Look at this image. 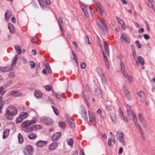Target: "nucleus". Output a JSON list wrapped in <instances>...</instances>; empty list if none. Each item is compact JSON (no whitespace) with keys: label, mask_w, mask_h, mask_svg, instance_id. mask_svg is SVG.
Listing matches in <instances>:
<instances>
[{"label":"nucleus","mask_w":155,"mask_h":155,"mask_svg":"<svg viewBox=\"0 0 155 155\" xmlns=\"http://www.w3.org/2000/svg\"><path fill=\"white\" fill-rule=\"evenodd\" d=\"M17 108L14 106H10L8 107L6 110L5 116L9 120H12L14 116L17 113Z\"/></svg>","instance_id":"1"},{"label":"nucleus","mask_w":155,"mask_h":155,"mask_svg":"<svg viewBox=\"0 0 155 155\" xmlns=\"http://www.w3.org/2000/svg\"><path fill=\"white\" fill-rule=\"evenodd\" d=\"M80 5L84 15L87 17L88 18L90 17V15L87 11H89L92 17H94V12L92 11L89 6L87 5H85L82 3H80Z\"/></svg>","instance_id":"2"},{"label":"nucleus","mask_w":155,"mask_h":155,"mask_svg":"<svg viewBox=\"0 0 155 155\" xmlns=\"http://www.w3.org/2000/svg\"><path fill=\"white\" fill-rule=\"evenodd\" d=\"M116 138L123 145L125 146L126 142L124 133L120 131H117L116 134Z\"/></svg>","instance_id":"3"},{"label":"nucleus","mask_w":155,"mask_h":155,"mask_svg":"<svg viewBox=\"0 0 155 155\" xmlns=\"http://www.w3.org/2000/svg\"><path fill=\"white\" fill-rule=\"evenodd\" d=\"M41 122L47 125H51L53 124V121L50 117L43 116L41 117Z\"/></svg>","instance_id":"4"},{"label":"nucleus","mask_w":155,"mask_h":155,"mask_svg":"<svg viewBox=\"0 0 155 155\" xmlns=\"http://www.w3.org/2000/svg\"><path fill=\"white\" fill-rule=\"evenodd\" d=\"M37 120V117H35L31 120H27L24 122L22 124L21 126L23 127H26V128L28 127V128H29L28 127V126L35 124Z\"/></svg>","instance_id":"5"},{"label":"nucleus","mask_w":155,"mask_h":155,"mask_svg":"<svg viewBox=\"0 0 155 155\" xmlns=\"http://www.w3.org/2000/svg\"><path fill=\"white\" fill-rule=\"evenodd\" d=\"M97 25L100 30L105 31L107 30V29L106 24L100 18H99L98 20L97 21Z\"/></svg>","instance_id":"6"},{"label":"nucleus","mask_w":155,"mask_h":155,"mask_svg":"<svg viewBox=\"0 0 155 155\" xmlns=\"http://www.w3.org/2000/svg\"><path fill=\"white\" fill-rule=\"evenodd\" d=\"M4 88L3 87H1L0 88V113H2L1 109L3 105L5 104V101L2 100L1 97L4 94L6 91H4Z\"/></svg>","instance_id":"7"},{"label":"nucleus","mask_w":155,"mask_h":155,"mask_svg":"<svg viewBox=\"0 0 155 155\" xmlns=\"http://www.w3.org/2000/svg\"><path fill=\"white\" fill-rule=\"evenodd\" d=\"M34 150L33 147L30 145H27L24 150L23 152L25 155H32Z\"/></svg>","instance_id":"8"},{"label":"nucleus","mask_w":155,"mask_h":155,"mask_svg":"<svg viewBox=\"0 0 155 155\" xmlns=\"http://www.w3.org/2000/svg\"><path fill=\"white\" fill-rule=\"evenodd\" d=\"M65 117L71 127L72 128H75V123L70 116L68 114H65Z\"/></svg>","instance_id":"9"},{"label":"nucleus","mask_w":155,"mask_h":155,"mask_svg":"<svg viewBox=\"0 0 155 155\" xmlns=\"http://www.w3.org/2000/svg\"><path fill=\"white\" fill-rule=\"evenodd\" d=\"M61 133L58 132L54 134L51 137V140L53 141H58L61 137Z\"/></svg>","instance_id":"10"},{"label":"nucleus","mask_w":155,"mask_h":155,"mask_svg":"<svg viewBox=\"0 0 155 155\" xmlns=\"http://www.w3.org/2000/svg\"><path fill=\"white\" fill-rule=\"evenodd\" d=\"M88 114L90 121L93 124L94 126H96V122L94 116L91 112H88Z\"/></svg>","instance_id":"11"},{"label":"nucleus","mask_w":155,"mask_h":155,"mask_svg":"<svg viewBox=\"0 0 155 155\" xmlns=\"http://www.w3.org/2000/svg\"><path fill=\"white\" fill-rule=\"evenodd\" d=\"M80 108L81 109V116L83 119L87 121V112L84 107L83 106H81Z\"/></svg>","instance_id":"12"},{"label":"nucleus","mask_w":155,"mask_h":155,"mask_svg":"<svg viewBox=\"0 0 155 155\" xmlns=\"http://www.w3.org/2000/svg\"><path fill=\"white\" fill-rule=\"evenodd\" d=\"M95 94L98 97L101 98L102 96V91L100 88L97 86H96L95 87Z\"/></svg>","instance_id":"13"},{"label":"nucleus","mask_w":155,"mask_h":155,"mask_svg":"<svg viewBox=\"0 0 155 155\" xmlns=\"http://www.w3.org/2000/svg\"><path fill=\"white\" fill-rule=\"evenodd\" d=\"M12 70V68L9 67H3L0 66V71L5 72L11 71Z\"/></svg>","instance_id":"14"},{"label":"nucleus","mask_w":155,"mask_h":155,"mask_svg":"<svg viewBox=\"0 0 155 155\" xmlns=\"http://www.w3.org/2000/svg\"><path fill=\"white\" fill-rule=\"evenodd\" d=\"M97 10L99 14L101 15H103L104 13V8L102 7L101 4L99 3H98L97 4Z\"/></svg>","instance_id":"15"},{"label":"nucleus","mask_w":155,"mask_h":155,"mask_svg":"<svg viewBox=\"0 0 155 155\" xmlns=\"http://www.w3.org/2000/svg\"><path fill=\"white\" fill-rule=\"evenodd\" d=\"M41 126L39 125H34L29 128L27 130L25 131L26 132H29L34 130H35L37 129H40Z\"/></svg>","instance_id":"16"},{"label":"nucleus","mask_w":155,"mask_h":155,"mask_svg":"<svg viewBox=\"0 0 155 155\" xmlns=\"http://www.w3.org/2000/svg\"><path fill=\"white\" fill-rule=\"evenodd\" d=\"M137 61L138 63H137V62H136V64L137 65H139V63L142 65H144L145 64V61L144 59L141 56H139L138 58H137Z\"/></svg>","instance_id":"17"},{"label":"nucleus","mask_w":155,"mask_h":155,"mask_svg":"<svg viewBox=\"0 0 155 155\" xmlns=\"http://www.w3.org/2000/svg\"><path fill=\"white\" fill-rule=\"evenodd\" d=\"M9 94L14 97H18L21 96V94L16 91H12L9 92Z\"/></svg>","instance_id":"18"},{"label":"nucleus","mask_w":155,"mask_h":155,"mask_svg":"<svg viewBox=\"0 0 155 155\" xmlns=\"http://www.w3.org/2000/svg\"><path fill=\"white\" fill-rule=\"evenodd\" d=\"M47 144V141L39 140L37 142L36 145L39 147H42L46 145Z\"/></svg>","instance_id":"19"},{"label":"nucleus","mask_w":155,"mask_h":155,"mask_svg":"<svg viewBox=\"0 0 155 155\" xmlns=\"http://www.w3.org/2000/svg\"><path fill=\"white\" fill-rule=\"evenodd\" d=\"M58 145V143L57 142L53 143L49 145L48 149L50 150H54L56 148Z\"/></svg>","instance_id":"20"},{"label":"nucleus","mask_w":155,"mask_h":155,"mask_svg":"<svg viewBox=\"0 0 155 155\" xmlns=\"http://www.w3.org/2000/svg\"><path fill=\"white\" fill-rule=\"evenodd\" d=\"M120 40L126 43H129L130 41L127 36L124 34H122L120 38Z\"/></svg>","instance_id":"21"},{"label":"nucleus","mask_w":155,"mask_h":155,"mask_svg":"<svg viewBox=\"0 0 155 155\" xmlns=\"http://www.w3.org/2000/svg\"><path fill=\"white\" fill-rule=\"evenodd\" d=\"M126 108L128 115L129 117L132 116L135 114L134 111L131 110L130 106L127 105L126 106Z\"/></svg>","instance_id":"22"},{"label":"nucleus","mask_w":155,"mask_h":155,"mask_svg":"<svg viewBox=\"0 0 155 155\" xmlns=\"http://www.w3.org/2000/svg\"><path fill=\"white\" fill-rule=\"evenodd\" d=\"M139 119L141 122L142 125L144 127H146V124L145 121L144 120L142 116L140 114H139Z\"/></svg>","instance_id":"23"},{"label":"nucleus","mask_w":155,"mask_h":155,"mask_svg":"<svg viewBox=\"0 0 155 155\" xmlns=\"http://www.w3.org/2000/svg\"><path fill=\"white\" fill-rule=\"evenodd\" d=\"M139 96L141 97L140 101L142 102H143L145 100V96L144 93L142 91H140L139 93Z\"/></svg>","instance_id":"24"},{"label":"nucleus","mask_w":155,"mask_h":155,"mask_svg":"<svg viewBox=\"0 0 155 155\" xmlns=\"http://www.w3.org/2000/svg\"><path fill=\"white\" fill-rule=\"evenodd\" d=\"M120 64L121 71L123 74L124 75L125 74H127V72L125 70V68L124 67V63L123 62L121 61H120Z\"/></svg>","instance_id":"25"},{"label":"nucleus","mask_w":155,"mask_h":155,"mask_svg":"<svg viewBox=\"0 0 155 155\" xmlns=\"http://www.w3.org/2000/svg\"><path fill=\"white\" fill-rule=\"evenodd\" d=\"M34 94L36 98L40 99L42 96V93L39 90H36L34 93Z\"/></svg>","instance_id":"26"},{"label":"nucleus","mask_w":155,"mask_h":155,"mask_svg":"<svg viewBox=\"0 0 155 155\" xmlns=\"http://www.w3.org/2000/svg\"><path fill=\"white\" fill-rule=\"evenodd\" d=\"M124 76L128 80L129 83H132L133 81V78L131 76L129 75L127 73V74H125Z\"/></svg>","instance_id":"27"},{"label":"nucleus","mask_w":155,"mask_h":155,"mask_svg":"<svg viewBox=\"0 0 155 155\" xmlns=\"http://www.w3.org/2000/svg\"><path fill=\"white\" fill-rule=\"evenodd\" d=\"M8 27L10 32L12 33H14L15 32V28L12 25L11 23L8 24Z\"/></svg>","instance_id":"28"},{"label":"nucleus","mask_w":155,"mask_h":155,"mask_svg":"<svg viewBox=\"0 0 155 155\" xmlns=\"http://www.w3.org/2000/svg\"><path fill=\"white\" fill-rule=\"evenodd\" d=\"M18 142L19 143H22L24 141V139L22 135L19 133L18 136Z\"/></svg>","instance_id":"29"},{"label":"nucleus","mask_w":155,"mask_h":155,"mask_svg":"<svg viewBox=\"0 0 155 155\" xmlns=\"http://www.w3.org/2000/svg\"><path fill=\"white\" fill-rule=\"evenodd\" d=\"M9 131L8 130L5 129L4 130L3 133V138L5 139L7 138L9 135Z\"/></svg>","instance_id":"30"},{"label":"nucleus","mask_w":155,"mask_h":155,"mask_svg":"<svg viewBox=\"0 0 155 155\" xmlns=\"http://www.w3.org/2000/svg\"><path fill=\"white\" fill-rule=\"evenodd\" d=\"M11 16V12L8 11H6L5 14V19L6 20H8Z\"/></svg>","instance_id":"31"},{"label":"nucleus","mask_w":155,"mask_h":155,"mask_svg":"<svg viewBox=\"0 0 155 155\" xmlns=\"http://www.w3.org/2000/svg\"><path fill=\"white\" fill-rule=\"evenodd\" d=\"M67 142L68 145L70 146L71 147H72L73 143V140L72 139H68L67 140Z\"/></svg>","instance_id":"32"},{"label":"nucleus","mask_w":155,"mask_h":155,"mask_svg":"<svg viewBox=\"0 0 155 155\" xmlns=\"http://www.w3.org/2000/svg\"><path fill=\"white\" fill-rule=\"evenodd\" d=\"M19 115L23 120L24 119H25L28 117V114L27 113L23 112H22L21 114H20Z\"/></svg>","instance_id":"33"},{"label":"nucleus","mask_w":155,"mask_h":155,"mask_svg":"<svg viewBox=\"0 0 155 155\" xmlns=\"http://www.w3.org/2000/svg\"><path fill=\"white\" fill-rule=\"evenodd\" d=\"M28 137L30 139L34 140L36 137V135L33 133H31L28 135Z\"/></svg>","instance_id":"34"},{"label":"nucleus","mask_w":155,"mask_h":155,"mask_svg":"<svg viewBox=\"0 0 155 155\" xmlns=\"http://www.w3.org/2000/svg\"><path fill=\"white\" fill-rule=\"evenodd\" d=\"M15 49L18 51V53L19 54H21L22 53V51L20 47L18 45H15L14 46Z\"/></svg>","instance_id":"35"},{"label":"nucleus","mask_w":155,"mask_h":155,"mask_svg":"<svg viewBox=\"0 0 155 155\" xmlns=\"http://www.w3.org/2000/svg\"><path fill=\"white\" fill-rule=\"evenodd\" d=\"M17 58H17V55H15V56L14 57V58L13 59L12 62L11 64V68H12L13 67H14V65H13L15 64V63L16 62L17 59Z\"/></svg>","instance_id":"36"},{"label":"nucleus","mask_w":155,"mask_h":155,"mask_svg":"<svg viewBox=\"0 0 155 155\" xmlns=\"http://www.w3.org/2000/svg\"><path fill=\"white\" fill-rule=\"evenodd\" d=\"M45 69H46L47 71L50 74L51 73V68L50 67L49 65L48 64H47L45 65Z\"/></svg>","instance_id":"37"},{"label":"nucleus","mask_w":155,"mask_h":155,"mask_svg":"<svg viewBox=\"0 0 155 155\" xmlns=\"http://www.w3.org/2000/svg\"><path fill=\"white\" fill-rule=\"evenodd\" d=\"M104 48L105 53L107 55H109V51L108 47L107 45H104Z\"/></svg>","instance_id":"38"},{"label":"nucleus","mask_w":155,"mask_h":155,"mask_svg":"<svg viewBox=\"0 0 155 155\" xmlns=\"http://www.w3.org/2000/svg\"><path fill=\"white\" fill-rule=\"evenodd\" d=\"M148 5L151 8H152L154 12L155 13V8H153V4L152 1H150L148 3Z\"/></svg>","instance_id":"39"},{"label":"nucleus","mask_w":155,"mask_h":155,"mask_svg":"<svg viewBox=\"0 0 155 155\" xmlns=\"http://www.w3.org/2000/svg\"><path fill=\"white\" fill-rule=\"evenodd\" d=\"M132 53L133 55L134 56V58L135 61V62H137V63H138L137 61V55L136 52V50L134 51H133Z\"/></svg>","instance_id":"40"},{"label":"nucleus","mask_w":155,"mask_h":155,"mask_svg":"<svg viewBox=\"0 0 155 155\" xmlns=\"http://www.w3.org/2000/svg\"><path fill=\"white\" fill-rule=\"evenodd\" d=\"M66 124L65 123L63 122H60L59 123V126L62 129H63L65 127Z\"/></svg>","instance_id":"41"},{"label":"nucleus","mask_w":155,"mask_h":155,"mask_svg":"<svg viewBox=\"0 0 155 155\" xmlns=\"http://www.w3.org/2000/svg\"><path fill=\"white\" fill-rule=\"evenodd\" d=\"M123 89L126 95L128 96L129 94V92L124 85H123Z\"/></svg>","instance_id":"42"},{"label":"nucleus","mask_w":155,"mask_h":155,"mask_svg":"<svg viewBox=\"0 0 155 155\" xmlns=\"http://www.w3.org/2000/svg\"><path fill=\"white\" fill-rule=\"evenodd\" d=\"M29 64L31 69H33L35 67V64L32 61H31L29 62Z\"/></svg>","instance_id":"43"},{"label":"nucleus","mask_w":155,"mask_h":155,"mask_svg":"<svg viewBox=\"0 0 155 155\" xmlns=\"http://www.w3.org/2000/svg\"><path fill=\"white\" fill-rule=\"evenodd\" d=\"M63 23V21L62 19H61V17H59L58 19V24L60 28H61V24H62Z\"/></svg>","instance_id":"44"},{"label":"nucleus","mask_w":155,"mask_h":155,"mask_svg":"<svg viewBox=\"0 0 155 155\" xmlns=\"http://www.w3.org/2000/svg\"><path fill=\"white\" fill-rule=\"evenodd\" d=\"M101 80L103 84L104 85H105L106 84V82L105 78L104 77L103 75H101Z\"/></svg>","instance_id":"45"},{"label":"nucleus","mask_w":155,"mask_h":155,"mask_svg":"<svg viewBox=\"0 0 155 155\" xmlns=\"http://www.w3.org/2000/svg\"><path fill=\"white\" fill-rule=\"evenodd\" d=\"M23 120L21 117V116L19 115L18 117L16 118V122L17 123H19L22 121Z\"/></svg>","instance_id":"46"},{"label":"nucleus","mask_w":155,"mask_h":155,"mask_svg":"<svg viewBox=\"0 0 155 155\" xmlns=\"http://www.w3.org/2000/svg\"><path fill=\"white\" fill-rule=\"evenodd\" d=\"M106 109L108 110H112V107L111 106V104H109L106 105Z\"/></svg>","instance_id":"47"},{"label":"nucleus","mask_w":155,"mask_h":155,"mask_svg":"<svg viewBox=\"0 0 155 155\" xmlns=\"http://www.w3.org/2000/svg\"><path fill=\"white\" fill-rule=\"evenodd\" d=\"M52 107L53 109V111L55 113V114L56 115H58V110L57 109L54 107L53 106H52Z\"/></svg>","instance_id":"48"},{"label":"nucleus","mask_w":155,"mask_h":155,"mask_svg":"<svg viewBox=\"0 0 155 155\" xmlns=\"http://www.w3.org/2000/svg\"><path fill=\"white\" fill-rule=\"evenodd\" d=\"M83 97H84V99L85 100L86 103L87 105L88 106H89V103H88V101L87 100V98H85L86 97L85 95H86V94H85V91L83 92Z\"/></svg>","instance_id":"49"},{"label":"nucleus","mask_w":155,"mask_h":155,"mask_svg":"<svg viewBox=\"0 0 155 155\" xmlns=\"http://www.w3.org/2000/svg\"><path fill=\"white\" fill-rule=\"evenodd\" d=\"M52 94H53V95L54 96H55L57 98H58L59 100H61V96L60 95H59V94H57V93H55V92L54 91L53 92Z\"/></svg>","instance_id":"50"},{"label":"nucleus","mask_w":155,"mask_h":155,"mask_svg":"<svg viewBox=\"0 0 155 155\" xmlns=\"http://www.w3.org/2000/svg\"><path fill=\"white\" fill-rule=\"evenodd\" d=\"M111 118L112 120V121L114 123H115L117 122V120H116V117L114 116L112 117L111 116Z\"/></svg>","instance_id":"51"},{"label":"nucleus","mask_w":155,"mask_h":155,"mask_svg":"<svg viewBox=\"0 0 155 155\" xmlns=\"http://www.w3.org/2000/svg\"><path fill=\"white\" fill-rule=\"evenodd\" d=\"M117 18L118 20V22L120 24H121V25H122L124 23V21L122 20H121L119 18L117 17Z\"/></svg>","instance_id":"52"},{"label":"nucleus","mask_w":155,"mask_h":155,"mask_svg":"<svg viewBox=\"0 0 155 155\" xmlns=\"http://www.w3.org/2000/svg\"><path fill=\"white\" fill-rule=\"evenodd\" d=\"M84 39L86 42L88 43V44H91V43L89 42V38L87 36H85L84 37Z\"/></svg>","instance_id":"53"},{"label":"nucleus","mask_w":155,"mask_h":155,"mask_svg":"<svg viewBox=\"0 0 155 155\" xmlns=\"http://www.w3.org/2000/svg\"><path fill=\"white\" fill-rule=\"evenodd\" d=\"M45 88L46 91H50L51 89V87L49 85H47L45 86Z\"/></svg>","instance_id":"54"},{"label":"nucleus","mask_w":155,"mask_h":155,"mask_svg":"<svg viewBox=\"0 0 155 155\" xmlns=\"http://www.w3.org/2000/svg\"><path fill=\"white\" fill-rule=\"evenodd\" d=\"M112 139L110 138L108 139V144L110 146L113 147V146L111 144Z\"/></svg>","instance_id":"55"},{"label":"nucleus","mask_w":155,"mask_h":155,"mask_svg":"<svg viewBox=\"0 0 155 155\" xmlns=\"http://www.w3.org/2000/svg\"><path fill=\"white\" fill-rule=\"evenodd\" d=\"M121 118L125 122L128 123V120L127 118L124 115L123 116H122V117H121Z\"/></svg>","instance_id":"56"},{"label":"nucleus","mask_w":155,"mask_h":155,"mask_svg":"<svg viewBox=\"0 0 155 155\" xmlns=\"http://www.w3.org/2000/svg\"><path fill=\"white\" fill-rule=\"evenodd\" d=\"M81 67L82 69H84L86 67V65L83 62H81Z\"/></svg>","instance_id":"57"},{"label":"nucleus","mask_w":155,"mask_h":155,"mask_svg":"<svg viewBox=\"0 0 155 155\" xmlns=\"http://www.w3.org/2000/svg\"><path fill=\"white\" fill-rule=\"evenodd\" d=\"M133 117L134 122L137 121V119L136 115L135 114L132 116Z\"/></svg>","instance_id":"58"},{"label":"nucleus","mask_w":155,"mask_h":155,"mask_svg":"<svg viewBox=\"0 0 155 155\" xmlns=\"http://www.w3.org/2000/svg\"><path fill=\"white\" fill-rule=\"evenodd\" d=\"M103 56L104 57V59L105 62H106V61H108V59L107 58V56L105 54L104 52L103 51Z\"/></svg>","instance_id":"59"},{"label":"nucleus","mask_w":155,"mask_h":155,"mask_svg":"<svg viewBox=\"0 0 155 155\" xmlns=\"http://www.w3.org/2000/svg\"><path fill=\"white\" fill-rule=\"evenodd\" d=\"M138 126L139 129V130H140L141 134L142 135L143 134V130H142V128L140 126V124H138Z\"/></svg>","instance_id":"60"},{"label":"nucleus","mask_w":155,"mask_h":155,"mask_svg":"<svg viewBox=\"0 0 155 155\" xmlns=\"http://www.w3.org/2000/svg\"><path fill=\"white\" fill-rule=\"evenodd\" d=\"M105 64L106 67L107 69H108L109 68V64L108 61H106V62H105Z\"/></svg>","instance_id":"61"},{"label":"nucleus","mask_w":155,"mask_h":155,"mask_svg":"<svg viewBox=\"0 0 155 155\" xmlns=\"http://www.w3.org/2000/svg\"><path fill=\"white\" fill-rule=\"evenodd\" d=\"M9 76L10 77L13 78L15 76V74L13 72H11L10 73L9 75Z\"/></svg>","instance_id":"62"},{"label":"nucleus","mask_w":155,"mask_h":155,"mask_svg":"<svg viewBox=\"0 0 155 155\" xmlns=\"http://www.w3.org/2000/svg\"><path fill=\"white\" fill-rule=\"evenodd\" d=\"M144 38L146 40H148L150 38L149 36L147 34H145L144 35Z\"/></svg>","instance_id":"63"},{"label":"nucleus","mask_w":155,"mask_h":155,"mask_svg":"<svg viewBox=\"0 0 155 155\" xmlns=\"http://www.w3.org/2000/svg\"><path fill=\"white\" fill-rule=\"evenodd\" d=\"M45 4L47 5H50L51 4V2L50 0H45Z\"/></svg>","instance_id":"64"}]
</instances>
